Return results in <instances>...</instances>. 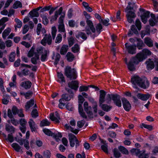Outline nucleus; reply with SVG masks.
Returning <instances> with one entry per match:
<instances>
[{
	"label": "nucleus",
	"instance_id": "1",
	"mask_svg": "<svg viewBox=\"0 0 158 158\" xmlns=\"http://www.w3.org/2000/svg\"><path fill=\"white\" fill-rule=\"evenodd\" d=\"M131 82L132 86L135 89L139 90V86L143 89H146L148 88L149 86V82L148 80L146 81L137 75L133 76L131 78Z\"/></svg>",
	"mask_w": 158,
	"mask_h": 158
},
{
	"label": "nucleus",
	"instance_id": "2",
	"mask_svg": "<svg viewBox=\"0 0 158 158\" xmlns=\"http://www.w3.org/2000/svg\"><path fill=\"white\" fill-rule=\"evenodd\" d=\"M64 75L70 80H76L78 77V73L76 69L66 66L64 69Z\"/></svg>",
	"mask_w": 158,
	"mask_h": 158
},
{
	"label": "nucleus",
	"instance_id": "3",
	"mask_svg": "<svg viewBox=\"0 0 158 158\" xmlns=\"http://www.w3.org/2000/svg\"><path fill=\"white\" fill-rule=\"evenodd\" d=\"M86 19V22L87 24V26L85 27V31L87 35L91 34V32L95 33L96 32V30L92 21L90 20L91 18V16L88 14V15L85 16Z\"/></svg>",
	"mask_w": 158,
	"mask_h": 158
},
{
	"label": "nucleus",
	"instance_id": "4",
	"mask_svg": "<svg viewBox=\"0 0 158 158\" xmlns=\"http://www.w3.org/2000/svg\"><path fill=\"white\" fill-rule=\"evenodd\" d=\"M135 26L138 30L139 31L142 27L141 23L139 19H137L135 22V25H132L131 26V29L129 30L127 33L128 37H131L134 34L137 35L139 34Z\"/></svg>",
	"mask_w": 158,
	"mask_h": 158
},
{
	"label": "nucleus",
	"instance_id": "5",
	"mask_svg": "<svg viewBox=\"0 0 158 158\" xmlns=\"http://www.w3.org/2000/svg\"><path fill=\"white\" fill-rule=\"evenodd\" d=\"M120 95L117 94H108L106 96V100L109 101H113L114 104L119 107L122 106V103Z\"/></svg>",
	"mask_w": 158,
	"mask_h": 158
},
{
	"label": "nucleus",
	"instance_id": "6",
	"mask_svg": "<svg viewBox=\"0 0 158 158\" xmlns=\"http://www.w3.org/2000/svg\"><path fill=\"white\" fill-rule=\"evenodd\" d=\"M152 54V52L148 49L146 48L142 49L141 52L137 53L135 56L141 62L146 59L148 56H150Z\"/></svg>",
	"mask_w": 158,
	"mask_h": 158
},
{
	"label": "nucleus",
	"instance_id": "7",
	"mask_svg": "<svg viewBox=\"0 0 158 158\" xmlns=\"http://www.w3.org/2000/svg\"><path fill=\"white\" fill-rule=\"evenodd\" d=\"M133 7L127 5L125 9V12L127 13L126 15L128 22L130 23L134 22L133 19L136 17L135 13L131 11V10L133 9Z\"/></svg>",
	"mask_w": 158,
	"mask_h": 158
},
{
	"label": "nucleus",
	"instance_id": "8",
	"mask_svg": "<svg viewBox=\"0 0 158 158\" xmlns=\"http://www.w3.org/2000/svg\"><path fill=\"white\" fill-rule=\"evenodd\" d=\"M139 61L135 56L131 58L128 63H126L128 69L131 71H134L135 70V64H138L140 62Z\"/></svg>",
	"mask_w": 158,
	"mask_h": 158
},
{
	"label": "nucleus",
	"instance_id": "9",
	"mask_svg": "<svg viewBox=\"0 0 158 158\" xmlns=\"http://www.w3.org/2000/svg\"><path fill=\"white\" fill-rule=\"evenodd\" d=\"M125 45L128 53L132 55L136 54V44L128 45L127 43L125 44Z\"/></svg>",
	"mask_w": 158,
	"mask_h": 158
},
{
	"label": "nucleus",
	"instance_id": "10",
	"mask_svg": "<svg viewBox=\"0 0 158 158\" xmlns=\"http://www.w3.org/2000/svg\"><path fill=\"white\" fill-rule=\"evenodd\" d=\"M121 101L124 110L127 112L129 111L131 108V106L129 102L124 97L122 98Z\"/></svg>",
	"mask_w": 158,
	"mask_h": 158
},
{
	"label": "nucleus",
	"instance_id": "11",
	"mask_svg": "<svg viewBox=\"0 0 158 158\" xmlns=\"http://www.w3.org/2000/svg\"><path fill=\"white\" fill-rule=\"evenodd\" d=\"M72 80L71 82H69L68 83V86L71 89L76 91L78 90L79 87V82L77 81Z\"/></svg>",
	"mask_w": 158,
	"mask_h": 158
},
{
	"label": "nucleus",
	"instance_id": "12",
	"mask_svg": "<svg viewBox=\"0 0 158 158\" xmlns=\"http://www.w3.org/2000/svg\"><path fill=\"white\" fill-rule=\"evenodd\" d=\"M50 118L52 121H54L57 123H60L59 120L60 119V118L59 113L57 111H56L55 116L53 113L50 114Z\"/></svg>",
	"mask_w": 158,
	"mask_h": 158
},
{
	"label": "nucleus",
	"instance_id": "13",
	"mask_svg": "<svg viewBox=\"0 0 158 158\" xmlns=\"http://www.w3.org/2000/svg\"><path fill=\"white\" fill-rule=\"evenodd\" d=\"M68 92L70 94H64L61 95L62 98L64 99L65 101H69L73 97L74 94L73 91L71 89Z\"/></svg>",
	"mask_w": 158,
	"mask_h": 158
},
{
	"label": "nucleus",
	"instance_id": "14",
	"mask_svg": "<svg viewBox=\"0 0 158 158\" xmlns=\"http://www.w3.org/2000/svg\"><path fill=\"white\" fill-rule=\"evenodd\" d=\"M100 95L99 96V104L103 103L105 101V96L106 93L104 90H101L99 91Z\"/></svg>",
	"mask_w": 158,
	"mask_h": 158
},
{
	"label": "nucleus",
	"instance_id": "15",
	"mask_svg": "<svg viewBox=\"0 0 158 158\" xmlns=\"http://www.w3.org/2000/svg\"><path fill=\"white\" fill-rule=\"evenodd\" d=\"M150 14L149 11H146L140 16L141 21L144 24L147 23L148 19L150 17Z\"/></svg>",
	"mask_w": 158,
	"mask_h": 158
},
{
	"label": "nucleus",
	"instance_id": "16",
	"mask_svg": "<svg viewBox=\"0 0 158 158\" xmlns=\"http://www.w3.org/2000/svg\"><path fill=\"white\" fill-rule=\"evenodd\" d=\"M146 64H147L146 68L148 70H152L155 67L154 60V61H151L150 59L149 61H146Z\"/></svg>",
	"mask_w": 158,
	"mask_h": 158
},
{
	"label": "nucleus",
	"instance_id": "17",
	"mask_svg": "<svg viewBox=\"0 0 158 158\" xmlns=\"http://www.w3.org/2000/svg\"><path fill=\"white\" fill-rule=\"evenodd\" d=\"M43 131L45 135L49 136H52L53 138H55L56 139H57L56 134L55 133H53L50 130L45 128L43 129Z\"/></svg>",
	"mask_w": 158,
	"mask_h": 158
},
{
	"label": "nucleus",
	"instance_id": "18",
	"mask_svg": "<svg viewBox=\"0 0 158 158\" xmlns=\"http://www.w3.org/2000/svg\"><path fill=\"white\" fill-rule=\"evenodd\" d=\"M143 40L144 44L148 47L152 48L153 46V41L150 37H145Z\"/></svg>",
	"mask_w": 158,
	"mask_h": 158
},
{
	"label": "nucleus",
	"instance_id": "19",
	"mask_svg": "<svg viewBox=\"0 0 158 158\" xmlns=\"http://www.w3.org/2000/svg\"><path fill=\"white\" fill-rule=\"evenodd\" d=\"M137 97L141 100L145 101H147L150 98V95L148 93L146 94L138 93L137 95Z\"/></svg>",
	"mask_w": 158,
	"mask_h": 158
},
{
	"label": "nucleus",
	"instance_id": "20",
	"mask_svg": "<svg viewBox=\"0 0 158 158\" xmlns=\"http://www.w3.org/2000/svg\"><path fill=\"white\" fill-rule=\"evenodd\" d=\"M135 38L137 41V43L136 44V48H137L139 50L142 49L143 47L145 46L144 42L143 43V40L140 38L137 37H135Z\"/></svg>",
	"mask_w": 158,
	"mask_h": 158
},
{
	"label": "nucleus",
	"instance_id": "21",
	"mask_svg": "<svg viewBox=\"0 0 158 158\" xmlns=\"http://www.w3.org/2000/svg\"><path fill=\"white\" fill-rule=\"evenodd\" d=\"M32 85V83L29 80L24 81L21 82V86L26 89H30Z\"/></svg>",
	"mask_w": 158,
	"mask_h": 158
},
{
	"label": "nucleus",
	"instance_id": "22",
	"mask_svg": "<svg viewBox=\"0 0 158 158\" xmlns=\"http://www.w3.org/2000/svg\"><path fill=\"white\" fill-rule=\"evenodd\" d=\"M99 106L101 107L102 109L104 111L109 112L110 110L112 108V106L108 105L106 104L102 103L99 104Z\"/></svg>",
	"mask_w": 158,
	"mask_h": 158
},
{
	"label": "nucleus",
	"instance_id": "23",
	"mask_svg": "<svg viewBox=\"0 0 158 158\" xmlns=\"http://www.w3.org/2000/svg\"><path fill=\"white\" fill-rule=\"evenodd\" d=\"M49 54V51L48 50H45L44 53L41 55L40 60L42 62H44L48 60V57Z\"/></svg>",
	"mask_w": 158,
	"mask_h": 158
},
{
	"label": "nucleus",
	"instance_id": "24",
	"mask_svg": "<svg viewBox=\"0 0 158 158\" xmlns=\"http://www.w3.org/2000/svg\"><path fill=\"white\" fill-rule=\"evenodd\" d=\"M34 99H31L26 103L25 107L26 111L29 110L30 108L34 105Z\"/></svg>",
	"mask_w": 158,
	"mask_h": 158
},
{
	"label": "nucleus",
	"instance_id": "25",
	"mask_svg": "<svg viewBox=\"0 0 158 158\" xmlns=\"http://www.w3.org/2000/svg\"><path fill=\"white\" fill-rule=\"evenodd\" d=\"M69 49V46L67 44H63L60 49V53L62 55L66 54Z\"/></svg>",
	"mask_w": 158,
	"mask_h": 158
},
{
	"label": "nucleus",
	"instance_id": "26",
	"mask_svg": "<svg viewBox=\"0 0 158 158\" xmlns=\"http://www.w3.org/2000/svg\"><path fill=\"white\" fill-rule=\"evenodd\" d=\"M73 134L72 133H70L69 134L70 146L72 148L74 147L75 144V142L76 141V139L73 136Z\"/></svg>",
	"mask_w": 158,
	"mask_h": 158
},
{
	"label": "nucleus",
	"instance_id": "27",
	"mask_svg": "<svg viewBox=\"0 0 158 158\" xmlns=\"http://www.w3.org/2000/svg\"><path fill=\"white\" fill-rule=\"evenodd\" d=\"M28 124L31 132H33L36 131L35 127V123L33 119H30V121L28 122Z\"/></svg>",
	"mask_w": 158,
	"mask_h": 158
},
{
	"label": "nucleus",
	"instance_id": "28",
	"mask_svg": "<svg viewBox=\"0 0 158 158\" xmlns=\"http://www.w3.org/2000/svg\"><path fill=\"white\" fill-rule=\"evenodd\" d=\"M76 37L78 39H79L80 37H81L84 40H86L87 38L85 33L81 31L79 32L78 34L76 35Z\"/></svg>",
	"mask_w": 158,
	"mask_h": 158
},
{
	"label": "nucleus",
	"instance_id": "29",
	"mask_svg": "<svg viewBox=\"0 0 158 158\" xmlns=\"http://www.w3.org/2000/svg\"><path fill=\"white\" fill-rule=\"evenodd\" d=\"M83 106L84 110L88 114V116L90 117L92 116L93 115V114L92 111H88V112H87L88 111V109L89 106L88 102L86 101L84 103Z\"/></svg>",
	"mask_w": 158,
	"mask_h": 158
},
{
	"label": "nucleus",
	"instance_id": "30",
	"mask_svg": "<svg viewBox=\"0 0 158 158\" xmlns=\"http://www.w3.org/2000/svg\"><path fill=\"white\" fill-rule=\"evenodd\" d=\"M80 47L79 45L77 44H75L71 48L72 52L74 53H78L79 52Z\"/></svg>",
	"mask_w": 158,
	"mask_h": 158
},
{
	"label": "nucleus",
	"instance_id": "31",
	"mask_svg": "<svg viewBox=\"0 0 158 158\" xmlns=\"http://www.w3.org/2000/svg\"><path fill=\"white\" fill-rule=\"evenodd\" d=\"M67 60L69 62H71L73 61L75 58L74 55L71 52H68L66 55Z\"/></svg>",
	"mask_w": 158,
	"mask_h": 158
},
{
	"label": "nucleus",
	"instance_id": "32",
	"mask_svg": "<svg viewBox=\"0 0 158 158\" xmlns=\"http://www.w3.org/2000/svg\"><path fill=\"white\" fill-rule=\"evenodd\" d=\"M6 130L8 132H12L14 133L15 131V128L12 125L6 124L5 126Z\"/></svg>",
	"mask_w": 158,
	"mask_h": 158
},
{
	"label": "nucleus",
	"instance_id": "33",
	"mask_svg": "<svg viewBox=\"0 0 158 158\" xmlns=\"http://www.w3.org/2000/svg\"><path fill=\"white\" fill-rule=\"evenodd\" d=\"M119 150L121 153L124 154L128 155L129 152L127 149L122 146H120L118 147Z\"/></svg>",
	"mask_w": 158,
	"mask_h": 158
},
{
	"label": "nucleus",
	"instance_id": "34",
	"mask_svg": "<svg viewBox=\"0 0 158 158\" xmlns=\"http://www.w3.org/2000/svg\"><path fill=\"white\" fill-rule=\"evenodd\" d=\"M28 15L31 18L34 17H38L39 16V14L38 12H36L34 10V9L31 10L28 14Z\"/></svg>",
	"mask_w": 158,
	"mask_h": 158
},
{
	"label": "nucleus",
	"instance_id": "35",
	"mask_svg": "<svg viewBox=\"0 0 158 158\" xmlns=\"http://www.w3.org/2000/svg\"><path fill=\"white\" fill-rule=\"evenodd\" d=\"M57 73L58 78L61 80L60 83H65L66 80L63 74L61 72H57Z\"/></svg>",
	"mask_w": 158,
	"mask_h": 158
},
{
	"label": "nucleus",
	"instance_id": "36",
	"mask_svg": "<svg viewBox=\"0 0 158 158\" xmlns=\"http://www.w3.org/2000/svg\"><path fill=\"white\" fill-rule=\"evenodd\" d=\"M50 124V123L48 121L47 119L42 120L40 123V127H43L44 126H48Z\"/></svg>",
	"mask_w": 158,
	"mask_h": 158
},
{
	"label": "nucleus",
	"instance_id": "37",
	"mask_svg": "<svg viewBox=\"0 0 158 158\" xmlns=\"http://www.w3.org/2000/svg\"><path fill=\"white\" fill-rule=\"evenodd\" d=\"M20 94L21 95L24 96L25 98L26 99H29L30 96L32 95L33 93L32 91L29 90L26 93L21 92L20 93Z\"/></svg>",
	"mask_w": 158,
	"mask_h": 158
},
{
	"label": "nucleus",
	"instance_id": "38",
	"mask_svg": "<svg viewBox=\"0 0 158 158\" xmlns=\"http://www.w3.org/2000/svg\"><path fill=\"white\" fill-rule=\"evenodd\" d=\"M15 21L17 24V25H15V30L16 31H17V28H20L22 25V22L18 19L15 18Z\"/></svg>",
	"mask_w": 158,
	"mask_h": 158
},
{
	"label": "nucleus",
	"instance_id": "39",
	"mask_svg": "<svg viewBox=\"0 0 158 158\" xmlns=\"http://www.w3.org/2000/svg\"><path fill=\"white\" fill-rule=\"evenodd\" d=\"M96 31L97 33L98 34H100L101 32L102 31V29H103L102 26L100 23L97 24L95 26V28Z\"/></svg>",
	"mask_w": 158,
	"mask_h": 158
},
{
	"label": "nucleus",
	"instance_id": "40",
	"mask_svg": "<svg viewBox=\"0 0 158 158\" xmlns=\"http://www.w3.org/2000/svg\"><path fill=\"white\" fill-rule=\"evenodd\" d=\"M114 156L115 158H119L121 157V154L117 148H114L113 151Z\"/></svg>",
	"mask_w": 158,
	"mask_h": 158
},
{
	"label": "nucleus",
	"instance_id": "41",
	"mask_svg": "<svg viewBox=\"0 0 158 158\" xmlns=\"http://www.w3.org/2000/svg\"><path fill=\"white\" fill-rule=\"evenodd\" d=\"M11 146L17 152H19L21 148V147L17 143H13Z\"/></svg>",
	"mask_w": 158,
	"mask_h": 158
},
{
	"label": "nucleus",
	"instance_id": "42",
	"mask_svg": "<svg viewBox=\"0 0 158 158\" xmlns=\"http://www.w3.org/2000/svg\"><path fill=\"white\" fill-rule=\"evenodd\" d=\"M75 39L73 36H71L68 38V41L69 47H72L75 43Z\"/></svg>",
	"mask_w": 158,
	"mask_h": 158
},
{
	"label": "nucleus",
	"instance_id": "43",
	"mask_svg": "<svg viewBox=\"0 0 158 158\" xmlns=\"http://www.w3.org/2000/svg\"><path fill=\"white\" fill-rule=\"evenodd\" d=\"M22 5L21 2L19 1H16L13 5V7L15 9H16L18 7H21Z\"/></svg>",
	"mask_w": 158,
	"mask_h": 158
},
{
	"label": "nucleus",
	"instance_id": "44",
	"mask_svg": "<svg viewBox=\"0 0 158 158\" xmlns=\"http://www.w3.org/2000/svg\"><path fill=\"white\" fill-rule=\"evenodd\" d=\"M41 17L42 19L43 24L45 25H47L49 21L47 16L44 15H41Z\"/></svg>",
	"mask_w": 158,
	"mask_h": 158
},
{
	"label": "nucleus",
	"instance_id": "45",
	"mask_svg": "<svg viewBox=\"0 0 158 158\" xmlns=\"http://www.w3.org/2000/svg\"><path fill=\"white\" fill-rule=\"evenodd\" d=\"M43 156L44 158H50L51 156L50 151L48 150L44 151L43 152Z\"/></svg>",
	"mask_w": 158,
	"mask_h": 158
},
{
	"label": "nucleus",
	"instance_id": "46",
	"mask_svg": "<svg viewBox=\"0 0 158 158\" xmlns=\"http://www.w3.org/2000/svg\"><path fill=\"white\" fill-rule=\"evenodd\" d=\"M15 52H11L10 54L9 59L10 62H13L14 61L15 59Z\"/></svg>",
	"mask_w": 158,
	"mask_h": 158
},
{
	"label": "nucleus",
	"instance_id": "47",
	"mask_svg": "<svg viewBox=\"0 0 158 158\" xmlns=\"http://www.w3.org/2000/svg\"><path fill=\"white\" fill-rule=\"evenodd\" d=\"M141 127L143 128V127L148 129L149 131H151L152 130V127L150 125H147L143 123H142L141 125Z\"/></svg>",
	"mask_w": 158,
	"mask_h": 158
},
{
	"label": "nucleus",
	"instance_id": "48",
	"mask_svg": "<svg viewBox=\"0 0 158 158\" xmlns=\"http://www.w3.org/2000/svg\"><path fill=\"white\" fill-rule=\"evenodd\" d=\"M6 140L10 143H12L14 141V138L12 133L8 134L7 135V138H6Z\"/></svg>",
	"mask_w": 158,
	"mask_h": 158
},
{
	"label": "nucleus",
	"instance_id": "49",
	"mask_svg": "<svg viewBox=\"0 0 158 158\" xmlns=\"http://www.w3.org/2000/svg\"><path fill=\"white\" fill-rule=\"evenodd\" d=\"M60 55L59 53H57L56 54L55 61L54 62V64L55 65H57L58 64L60 61Z\"/></svg>",
	"mask_w": 158,
	"mask_h": 158
},
{
	"label": "nucleus",
	"instance_id": "50",
	"mask_svg": "<svg viewBox=\"0 0 158 158\" xmlns=\"http://www.w3.org/2000/svg\"><path fill=\"white\" fill-rule=\"evenodd\" d=\"M31 115L32 117L34 118H36L39 116L38 111L36 109H34L31 112Z\"/></svg>",
	"mask_w": 158,
	"mask_h": 158
},
{
	"label": "nucleus",
	"instance_id": "51",
	"mask_svg": "<svg viewBox=\"0 0 158 158\" xmlns=\"http://www.w3.org/2000/svg\"><path fill=\"white\" fill-rule=\"evenodd\" d=\"M102 150L106 154H109L108 145L107 144L102 145L101 146Z\"/></svg>",
	"mask_w": 158,
	"mask_h": 158
},
{
	"label": "nucleus",
	"instance_id": "52",
	"mask_svg": "<svg viewBox=\"0 0 158 158\" xmlns=\"http://www.w3.org/2000/svg\"><path fill=\"white\" fill-rule=\"evenodd\" d=\"M65 101V99H64L62 98V96H61V98L59 99V103L58 105L59 107L61 109H62L63 108V107L65 106V103H63L62 101Z\"/></svg>",
	"mask_w": 158,
	"mask_h": 158
},
{
	"label": "nucleus",
	"instance_id": "53",
	"mask_svg": "<svg viewBox=\"0 0 158 158\" xmlns=\"http://www.w3.org/2000/svg\"><path fill=\"white\" fill-rule=\"evenodd\" d=\"M9 20L8 18L7 17H4L0 19V26H2L4 25H6L5 23Z\"/></svg>",
	"mask_w": 158,
	"mask_h": 158
},
{
	"label": "nucleus",
	"instance_id": "54",
	"mask_svg": "<svg viewBox=\"0 0 158 158\" xmlns=\"http://www.w3.org/2000/svg\"><path fill=\"white\" fill-rule=\"evenodd\" d=\"M60 24L58 26V29L59 31L61 32H64L65 31V27L64 23H59Z\"/></svg>",
	"mask_w": 158,
	"mask_h": 158
},
{
	"label": "nucleus",
	"instance_id": "55",
	"mask_svg": "<svg viewBox=\"0 0 158 158\" xmlns=\"http://www.w3.org/2000/svg\"><path fill=\"white\" fill-rule=\"evenodd\" d=\"M109 21V19L108 18H106V19L104 20L102 19L100 22V23L101 22L104 25L107 26L110 24V23H108Z\"/></svg>",
	"mask_w": 158,
	"mask_h": 158
},
{
	"label": "nucleus",
	"instance_id": "56",
	"mask_svg": "<svg viewBox=\"0 0 158 158\" xmlns=\"http://www.w3.org/2000/svg\"><path fill=\"white\" fill-rule=\"evenodd\" d=\"M11 110L13 114L14 115H15L18 113L19 111V110L18 109L16 106H14L12 107Z\"/></svg>",
	"mask_w": 158,
	"mask_h": 158
},
{
	"label": "nucleus",
	"instance_id": "57",
	"mask_svg": "<svg viewBox=\"0 0 158 158\" xmlns=\"http://www.w3.org/2000/svg\"><path fill=\"white\" fill-rule=\"evenodd\" d=\"M66 108L68 110L70 111H72L73 110V104L71 103H68L65 106Z\"/></svg>",
	"mask_w": 158,
	"mask_h": 158
},
{
	"label": "nucleus",
	"instance_id": "58",
	"mask_svg": "<svg viewBox=\"0 0 158 158\" xmlns=\"http://www.w3.org/2000/svg\"><path fill=\"white\" fill-rule=\"evenodd\" d=\"M62 40V35L60 34L57 35L56 37L55 42L56 43L59 44L61 42Z\"/></svg>",
	"mask_w": 158,
	"mask_h": 158
},
{
	"label": "nucleus",
	"instance_id": "59",
	"mask_svg": "<svg viewBox=\"0 0 158 158\" xmlns=\"http://www.w3.org/2000/svg\"><path fill=\"white\" fill-rule=\"evenodd\" d=\"M88 89L89 88L88 86L85 85H81L80 87L79 91L80 92L86 91L88 90Z\"/></svg>",
	"mask_w": 158,
	"mask_h": 158
},
{
	"label": "nucleus",
	"instance_id": "60",
	"mask_svg": "<svg viewBox=\"0 0 158 158\" xmlns=\"http://www.w3.org/2000/svg\"><path fill=\"white\" fill-rule=\"evenodd\" d=\"M85 123V121L84 120L78 121L77 122V126L79 128H81L84 125Z\"/></svg>",
	"mask_w": 158,
	"mask_h": 158
},
{
	"label": "nucleus",
	"instance_id": "61",
	"mask_svg": "<svg viewBox=\"0 0 158 158\" xmlns=\"http://www.w3.org/2000/svg\"><path fill=\"white\" fill-rule=\"evenodd\" d=\"M79 104H82L85 99L83 96L81 94L78 96Z\"/></svg>",
	"mask_w": 158,
	"mask_h": 158
},
{
	"label": "nucleus",
	"instance_id": "62",
	"mask_svg": "<svg viewBox=\"0 0 158 158\" xmlns=\"http://www.w3.org/2000/svg\"><path fill=\"white\" fill-rule=\"evenodd\" d=\"M138 157V158H148L149 156L148 153H145L144 152L139 154Z\"/></svg>",
	"mask_w": 158,
	"mask_h": 158
},
{
	"label": "nucleus",
	"instance_id": "63",
	"mask_svg": "<svg viewBox=\"0 0 158 158\" xmlns=\"http://www.w3.org/2000/svg\"><path fill=\"white\" fill-rule=\"evenodd\" d=\"M63 10V7H60L58 10L56 11L55 12V15L58 17V15H60L62 13Z\"/></svg>",
	"mask_w": 158,
	"mask_h": 158
},
{
	"label": "nucleus",
	"instance_id": "64",
	"mask_svg": "<svg viewBox=\"0 0 158 158\" xmlns=\"http://www.w3.org/2000/svg\"><path fill=\"white\" fill-rule=\"evenodd\" d=\"M46 40V43L49 45H50L52 42V38L51 36L50 35L48 36V37L45 38Z\"/></svg>",
	"mask_w": 158,
	"mask_h": 158
}]
</instances>
